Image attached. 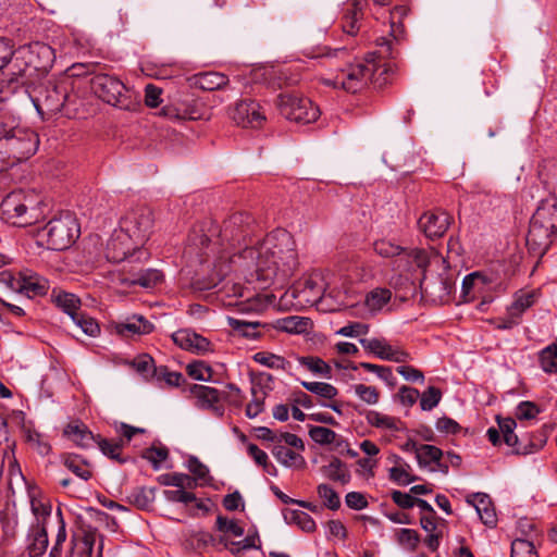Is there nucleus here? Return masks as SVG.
Listing matches in <instances>:
<instances>
[{"mask_svg": "<svg viewBox=\"0 0 557 557\" xmlns=\"http://www.w3.org/2000/svg\"><path fill=\"white\" fill-rule=\"evenodd\" d=\"M256 224L249 213L237 212L224 220L218 232V242L224 247L213 264V272L200 289H211L230 273L233 263L249 273V281H259L264 285L273 281L284 282L298 265L296 245L293 236L285 230L277 228L262 240L252 245Z\"/></svg>", "mask_w": 557, "mask_h": 557, "instance_id": "obj_1", "label": "nucleus"}, {"mask_svg": "<svg viewBox=\"0 0 557 557\" xmlns=\"http://www.w3.org/2000/svg\"><path fill=\"white\" fill-rule=\"evenodd\" d=\"M40 205L41 200L34 191L14 190L1 201V218L9 224L25 227L37 223L44 216Z\"/></svg>", "mask_w": 557, "mask_h": 557, "instance_id": "obj_2", "label": "nucleus"}, {"mask_svg": "<svg viewBox=\"0 0 557 557\" xmlns=\"http://www.w3.org/2000/svg\"><path fill=\"white\" fill-rule=\"evenodd\" d=\"M557 234V199L547 198L542 200L533 213L527 244L548 249L552 238Z\"/></svg>", "mask_w": 557, "mask_h": 557, "instance_id": "obj_3", "label": "nucleus"}, {"mask_svg": "<svg viewBox=\"0 0 557 557\" xmlns=\"http://www.w3.org/2000/svg\"><path fill=\"white\" fill-rule=\"evenodd\" d=\"M94 94L103 102L120 110L134 111L139 106L138 96L123 82L109 74H97L91 78Z\"/></svg>", "mask_w": 557, "mask_h": 557, "instance_id": "obj_4", "label": "nucleus"}, {"mask_svg": "<svg viewBox=\"0 0 557 557\" xmlns=\"http://www.w3.org/2000/svg\"><path fill=\"white\" fill-rule=\"evenodd\" d=\"M79 233L76 218L71 212H65L50 220L38 236L48 249L65 250L75 243Z\"/></svg>", "mask_w": 557, "mask_h": 557, "instance_id": "obj_5", "label": "nucleus"}, {"mask_svg": "<svg viewBox=\"0 0 557 557\" xmlns=\"http://www.w3.org/2000/svg\"><path fill=\"white\" fill-rule=\"evenodd\" d=\"M0 140L14 164L27 160L38 149V135L28 128L11 127L0 133Z\"/></svg>", "mask_w": 557, "mask_h": 557, "instance_id": "obj_6", "label": "nucleus"}, {"mask_svg": "<svg viewBox=\"0 0 557 557\" xmlns=\"http://www.w3.org/2000/svg\"><path fill=\"white\" fill-rule=\"evenodd\" d=\"M54 60V50L47 44L36 41L16 50L12 67H17V70L9 71V74L23 76L28 66H33L37 71H47L53 65Z\"/></svg>", "mask_w": 557, "mask_h": 557, "instance_id": "obj_7", "label": "nucleus"}, {"mask_svg": "<svg viewBox=\"0 0 557 557\" xmlns=\"http://www.w3.org/2000/svg\"><path fill=\"white\" fill-rule=\"evenodd\" d=\"M375 70L373 62L349 64L342 69L334 78H323L326 86L341 88L347 92H358L362 90L371 79Z\"/></svg>", "mask_w": 557, "mask_h": 557, "instance_id": "obj_8", "label": "nucleus"}, {"mask_svg": "<svg viewBox=\"0 0 557 557\" xmlns=\"http://www.w3.org/2000/svg\"><path fill=\"white\" fill-rule=\"evenodd\" d=\"M149 252L121 230L114 231L107 243L106 257L111 262H141L149 259Z\"/></svg>", "mask_w": 557, "mask_h": 557, "instance_id": "obj_9", "label": "nucleus"}, {"mask_svg": "<svg viewBox=\"0 0 557 557\" xmlns=\"http://www.w3.org/2000/svg\"><path fill=\"white\" fill-rule=\"evenodd\" d=\"M276 106L282 116L295 123H312L320 115L319 108L306 97L281 94Z\"/></svg>", "mask_w": 557, "mask_h": 557, "instance_id": "obj_10", "label": "nucleus"}, {"mask_svg": "<svg viewBox=\"0 0 557 557\" xmlns=\"http://www.w3.org/2000/svg\"><path fill=\"white\" fill-rule=\"evenodd\" d=\"M153 213L149 207L139 206L127 211L120 221V230L144 246L153 227Z\"/></svg>", "mask_w": 557, "mask_h": 557, "instance_id": "obj_11", "label": "nucleus"}, {"mask_svg": "<svg viewBox=\"0 0 557 557\" xmlns=\"http://www.w3.org/2000/svg\"><path fill=\"white\" fill-rule=\"evenodd\" d=\"M325 287L322 276L319 273H313L297 282L285 295L293 297L297 306L306 307L314 306L320 302Z\"/></svg>", "mask_w": 557, "mask_h": 557, "instance_id": "obj_12", "label": "nucleus"}, {"mask_svg": "<svg viewBox=\"0 0 557 557\" xmlns=\"http://www.w3.org/2000/svg\"><path fill=\"white\" fill-rule=\"evenodd\" d=\"M221 533L219 542L224 545L233 555H237L248 549L260 548V537L257 531L248 532L242 542H234L233 537H243L245 535L242 524H218Z\"/></svg>", "mask_w": 557, "mask_h": 557, "instance_id": "obj_13", "label": "nucleus"}, {"mask_svg": "<svg viewBox=\"0 0 557 557\" xmlns=\"http://www.w3.org/2000/svg\"><path fill=\"white\" fill-rule=\"evenodd\" d=\"M67 87L65 84H54L48 82L37 89L33 102L37 111L41 114H54L62 110L67 99Z\"/></svg>", "mask_w": 557, "mask_h": 557, "instance_id": "obj_14", "label": "nucleus"}, {"mask_svg": "<svg viewBox=\"0 0 557 557\" xmlns=\"http://www.w3.org/2000/svg\"><path fill=\"white\" fill-rule=\"evenodd\" d=\"M98 535L90 524H76L72 531L71 557H94ZM102 543L97 546L96 557H101Z\"/></svg>", "mask_w": 557, "mask_h": 557, "instance_id": "obj_15", "label": "nucleus"}, {"mask_svg": "<svg viewBox=\"0 0 557 557\" xmlns=\"http://www.w3.org/2000/svg\"><path fill=\"white\" fill-rule=\"evenodd\" d=\"M230 117L243 127H259L265 120L258 102L251 99L240 100L230 109Z\"/></svg>", "mask_w": 557, "mask_h": 557, "instance_id": "obj_16", "label": "nucleus"}, {"mask_svg": "<svg viewBox=\"0 0 557 557\" xmlns=\"http://www.w3.org/2000/svg\"><path fill=\"white\" fill-rule=\"evenodd\" d=\"M360 344L382 360L403 363L410 359L409 352L399 346L391 345L385 338H361Z\"/></svg>", "mask_w": 557, "mask_h": 557, "instance_id": "obj_17", "label": "nucleus"}, {"mask_svg": "<svg viewBox=\"0 0 557 557\" xmlns=\"http://www.w3.org/2000/svg\"><path fill=\"white\" fill-rule=\"evenodd\" d=\"M451 222V216L443 210L424 212L418 220L419 230L430 239L444 236Z\"/></svg>", "mask_w": 557, "mask_h": 557, "instance_id": "obj_18", "label": "nucleus"}, {"mask_svg": "<svg viewBox=\"0 0 557 557\" xmlns=\"http://www.w3.org/2000/svg\"><path fill=\"white\" fill-rule=\"evenodd\" d=\"M189 392L196 399V406L203 410H210L216 417H222L224 407L221 404V393L211 386L194 384Z\"/></svg>", "mask_w": 557, "mask_h": 557, "instance_id": "obj_19", "label": "nucleus"}, {"mask_svg": "<svg viewBox=\"0 0 557 557\" xmlns=\"http://www.w3.org/2000/svg\"><path fill=\"white\" fill-rule=\"evenodd\" d=\"M498 428L500 433L503 434V440L505 444L508 446L515 447L516 446V453L517 454H533L537 450H540L543 445L544 441L540 440L537 443L531 442L529 446H521L519 444V438L517 434L515 433V429L517 426V422L512 418H499L497 417Z\"/></svg>", "mask_w": 557, "mask_h": 557, "instance_id": "obj_20", "label": "nucleus"}, {"mask_svg": "<svg viewBox=\"0 0 557 557\" xmlns=\"http://www.w3.org/2000/svg\"><path fill=\"white\" fill-rule=\"evenodd\" d=\"M50 288L49 281L30 270L20 272V293L27 297L44 296Z\"/></svg>", "mask_w": 557, "mask_h": 557, "instance_id": "obj_21", "label": "nucleus"}, {"mask_svg": "<svg viewBox=\"0 0 557 557\" xmlns=\"http://www.w3.org/2000/svg\"><path fill=\"white\" fill-rule=\"evenodd\" d=\"M430 262L426 250L414 248L406 250L399 259L395 260V269L400 272H411L414 268L425 271Z\"/></svg>", "mask_w": 557, "mask_h": 557, "instance_id": "obj_22", "label": "nucleus"}, {"mask_svg": "<svg viewBox=\"0 0 557 557\" xmlns=\"http://www.w3.org/2000/svg\"><path fill=\"white\" fill-rule=\"evenodd\" d=\"M366 0H350L345 8L342 27L344 33L355 36L360 29Z\"/></svg>", "mask_w": 557, "mask_h": 557, "instance_id": "obj_23", "label": "nucleus"}, {"mask_svg": "<svg viewBox=\"0 0 557 557\" xmlns=\"http://www.w3.org/2000/svg\"><path fill=\"white\" fill-rule=\"evenodd\" d=\"M173 342L183 349L196 352L210 350V342L189 330H178L172 335Z\"/></svg>", "mask_w": 557, "mask_h": 557, "instance_id": "obj_24", "label": "nucleus"}, {"mask_svg": "<svg viewBox=\"0 0 557 557\" xmlns=\"http://www.w3.org/2000/svg\"><path fill=\"white\" fill-rule=\"evenodd\" d=\"M27 552L35 557H41L49 544L48 531L45 524H30L27 533Z\"/></svg>", "mask_w": 557, "mask_h": 557, "instance_id": "obj_25", "label": "nucleus"}, {"mask_svg": "<svg viewBox=\"0 0 557 557\" xmlns=\"http://www.w3.org/2000/svg\"><path fill=\"white\" fill-rule=\"evenodd\" d=\"M159 115L171 121L178 122L185 120L196 121L201 119V113L196 103H183L180 106L168 104L160 110Z\"/></svg>", "mask_w": 557, "mask_h": 557, "instance_id": "obj_26", "label": "nucleus"}, {"mask_svg": "<svg viewBox=\"0 0 557 557\" xmlns=\"http://www.w3.org/2000/svg\"><path fill=\"white\" fill-rule=\"evenodd\" d=\"M152 330L153 324L143 315H133L127 318L126 321L115 325L116 333L123 337L149 334L152 332Z\"/></svg>", "mask_w": 557, "mask_h": 557, "instance_id": "obj_27", "label": "nucleus"}, {"mask_svg": "<svg viewBox=\"0 0 557 557\" xmlns=\"http://www.w3.org/2000/svg\"><path fill=\"white\" fill-rule=\"evenodd\" d=\"M466 502L471 505L481 522H493L496 518L495 507L491 497L485 493H473L466 497Z\"/></svg>", "mask_w": 557, "mask_h": 557, "instance_id": "obj_28", "label": "nucleus"}, {"mask_svg": "<svg viewBox=\"0 0 557 557\" xmlns=\"http://www.w3.org/2000/svg\"><path fill=\"white\" fill-rule=\"evenodd\" d=\"M64 435L81 448L90 447L92 443H97L99 436L94 435L83 423H70L64 429Z\"/></svg>", "mask_w": 557, "mask_h": 557, "instance_id": "obj_29", "label": "nucleus"}, {"mask_svg": "<svg viewBox=\"0 0 557 557\" xmlns=\"http://www.w3.org/2000/svg\"><path fill=\"white\" fill-rule=\"evenodd\" d=\"M208 249L214 250L211 248V238L203 233L202 228L194 230L188 236V245L185 249V253H196L200 257V262H205L203 256H208Z\"/></svg>", "mask_w": 557, "mask_h": 557, "instance_id": "obj_30", "label": "nucleus"}, {"mask_svg": "<svg viewBox=\"0 0 557 557\" xmlns=\"http://www.w3.org/2000/svg\"><path fill=\"white\" fill-rule=\"evenodd\" d=\"M16 58V51L13 49V45L10 39L0 38V71L5 70L4 74L9 77V83H17L21 75L9 74L11 71H16L17 67H12L14 59Z\"/></svg>", "mask_w": 557, "mask_h": 557, "instance_id": "obj_31", "label": "nucleus"}, {"mask_svg": "<svg viewBox=\"0 0 557 557\" xmlns=\"http://www.w3.org/2000/svg\"><path fill=\"white\" fill-rule=\"evenodd\" d=\"M61 460L63 465L79 479L88 481L91 478L90 465L82 456L66 453L62 455Z\"/></svg>", "mask_w": 557, "mask_h": 557, "instance_id": "obj_32", "label": "nucleus"}, {"mask_svg": "<svg viewBox=\"0 0 557 557\" xmlns=\"http://www.w3.org/2000/svg\"><path fill=\"white\" fill-rule=\"evenodd\" d=\"M51 298L55 306L71 318L79 312L81 299L76 295L59 289H53Z\"/></svg>", "mask_w": 557, "mask_h": 557, "instance_id": "obj_33", "label": "nucleus"}, {"mask_svg": "<svg viewBox=\"0 0 557 557\" xmlns=\"http://www.w3.org/2000/svg\"><path fill=\"white\" fill-rule=\"evenodd\" d=\"M367 422L376 429L388 430V431H400L403 423L400 419L384 414L382 412L370 410L366 414Z\"/></svg>", "mask_w": 557, "mask_h": 557, "instance_id": "obj_34", "label": "nucleus"}, {"mask_svg": "<svg viewBox=\"0 0 557 557\" xmlns=\"http://www.w3.org/2000/svg\"><path fill=\"white\" fill-rule=\"evenodd\" d=\"M164 496L170 502L183 503V504H191L194 503L198 510L209 511L212 506L210 500L202 502L196 498L194 493L187 492L184 488L177 490H166L164 491Z\"/></svg>", "mask_w": 557, "mask_h": 557, "instance_id": "obj_35", "label": "nucleus"}, {"mask_svg": "<svg viewBox=\"0 0 557 557\" xmlns=\"http://www.w3.org/2000/svg\"><path fill=\"white\" fill-rule=\"evenodd\" d=\"M253 360L269 369L283 370L290 373L292 363L284 357L271 352L259 351L255 354Z\"/></svg>", "mask_w": 557, "mask_h": 557, "instance_id": "obj_36", "label": "nucleus"}, {"mask_svg": "<svg viewBox=\"0 0 557 557\" xmlns=\"http://www.w3.org/2000/svg\"><path fill=\"white\" fill-rule=\"evenodd\" d=\"M416 456L420 466L435 465L438 468L442 467L440 461L443 456V453L440 448L433 445H420L416 449Z\"/></svg>", "mask_w": 557, "mask_h": 557, "instance_id": "obj_37", "label": "nucleus"}, {"mask_svg": "<svg viewBox=\"0 0 557 557\" xmlns=\"http://www.w3.org/2000/svg\"><path fill=\"white\" fill-rule=\"evenodd\" d=\"M272 295H253L248 297L244 301L236 302L235 305L238 307L239 311L243 312H262L265 310L272 302Z\"/></svg>", "mask_w": 557, "mask_h": 557, "instance_id": "obj_38", "label": "nucleus"}, {"mask_svg": "<svg viewBox=\"0 0 557 557\" xmlns=\"http://www.w3.org/2000/svg\"><path fill=\"white\" fill-rule=\"evenodd\" d=\"M228 83V78L218 72H206L197 76L196 84L203 90H215L220 89Z\"/></svg>", "mask_w": 557, "mask_h": 557, "instance_id": "obj_39", "label": "nucleus"}, {"mask_svg": "<svg viewBox=\"0 0 557 557\" xmlns=\"http://www.w3.org/2000/svg\"><path fill=\"white\" fill-rule=\"evenodd\" d=\"M323 473L329 479L341 482L342 484H346L350 480L349 471L345 463L338 458H333L327 466H324Z\"/></svg>", "mask_w": 557, "mask_h": 557, "instance_id": "obj_40", "label": "nucleus"}, {"mask_svg": "<svg viewBox=\"0 0 557 557\" xmlns=\"http://www.w3.org/2000/svg\"><path fill=\"white\" fill-rule=\"evenodd\" d=\"M535 292H520L516 294L513 302L507 309L521 320L523 312L535 304Z\"/></svg>", "mask_w": 557, "mask_h": 557, "instance_id": "obj_41", "label": "nucleus"}, {"mask_svg": "<svg viewBox=\"0 0 557 557\" xmlns=\"http://www.w3.org/2000/svg\"><path fill=\"white\" fill-rule=\"evenodd\" d=\"M273 455L285 467H302L305 465L302 456L282 445H276L273 448Z\"/></svg>", "mask_w": 557, "mask_h": 557, "instance_id": "obj_42", "label": "nucleus"}, {"mask_svg": "<svg viewBox=\"0 0 557 557\" xmlns=\"http://www.w3.org/2000/svg\"><path fill=\"white\" fill-rule=\"evenodd\" d=\"M162 281V273L156 269H145L139 270L134 274V277L131 281L133 285H139L145 288H150L156 286L158 283Z\"/></svg>", "mask_w": 557, "mask_h": 557, "instance_id": "obj_43", "label": "nucleus"}, {"mask_svg": "<svg viewBox=\"0 0 557 557\" xmlns=\"http://www.w3.org/2000/svg\"><path fill=\"white\" fill-rule=\"evenodd\" d=\"M299 363L306 367L314 374L322 375L325 379H331L332 368L319 357H298Z\"/></svg>", "mask_w": 557, "mask_h": 557, "instance_id": "obj_44", "label": "nucleus"}, {"mask_svg": "<svg viewBox=\"0 0 557 557\" xmlns=\"http://www.w3.org/2000/svg\"><path fill=\"white\" fill-rule=\"evenodd\" d=\"M26 443L41 456H47L51 451V445L47 441L46 436L37 432L36 430L27 429L25 431Z\"/></svg>", "mask_w": 557, "mask_h": 557, "instance_id": "obj_45", "label": "nucleus"}, {"mask_svg": "<svg viewBox=\"0 0 557 557\" xmlns=\"http://www.w3.org/2000/svg\"><path fill=\"white\" fill-rule=\"evenodd\" d=\"M158 480L162 485L178 488H193L195 486V480L190 475L180 472L162 474Z\"/></svg>", "mask_w": 557, "mask_h": 557, "instance_id": "obj_46", "label": "nucleus"}, {"mask_svg": "<svg viewBox=\"0 0 557 557\" xmlns=\"http://www.w3.org/2000/svg\"><path fill=\"white\" fill-rule=\"evenodd\" d=\"M373 249L379 256L383 258L396 257V259H399L405 252V248L388 239L375 240L373 244Z\"/></svg>", "mask_w": 557, "mask_h": 557, "instance_id": "obj_47", "label": "nucleus"}, {"mask_svg": "<svg viewBox=\"0 0 557 557\" xmlns=\"http://www.w3.org/2000/svg\"><path fill=\"white\" fill-rule=\"evenodd\" d=\"M228 325L245 337L256 338L259 335L258 327L261 324L258 321L228 318Z\"/></svg>", "mask_w": 557, "mask_h": 557, "instance_id": "obj_48", "label": "nucleus"}, {"mask_svg": "<svg viewBox=\"0 0 557 557\" xmlns=\"http://www.w3.org/2000/svg\"><path fill=\"white\" fill-rule=\"evenodd\" d=\"M392 297V293L387 288H375L366 297V305L372 311L381 310Z\"/></svg>", "mask_w": 557, "mask_h": 557, "instance_id": "obj_49", "label": "nucleus"}, {"mask_svg": "<svg viewBox=\"0 0 557 557\" xmlns=\"http://www.w3.org/2000/svg\"><path fill=\"white\" fill-rule=\"evenodd\" d=\"M300 383L307 391L324 399H333L338 394L337 388L330 383L307 381Z\"/></svg>", "mask_w": 557, "mask_h": 557, "instance_id": "obj_50", "label": "nucleus"}, {"mask_svg": "<svg viewBox=\"0 0 557 557\" xmlns=\"http://www.w3.org/2000/svg\"><path fill=\"white\" fill-rule=\"evenodd\" d=\"M99 447V449L102 451L103 455L108 456L109 458L116 460L119 463L125 462L123 458H121V449L123 446V441H109L106 438H102L100 435L98 436V441L96 443Z\"/></svg>", "mask_w": 557, "mask_h": 557, "instance_id": "obj_51", "label": "nucleus"}, {"mask_svg": "<svg viewBox=\"0 0 557 557\" xmlns=\"http://www.w3.org/2000/svg\"><path fill=\"white\" fill-rule=\"evenodd\" d=\"M310 324L309 319L293 315L283 319L280 323V329L287 333L301 334L308 331Z\"/></svg>", "mask_w": 557, "mask_h": 557, "instance_id": "obj_52", "label": "nucleus"}, {"mask_svg": "<svg viewBox=\"0 0 557 557\" xmlns=\"http://www.w3.org/2000/svg\"><path fill=\"white\" fill-rule=\"evenodd\" d=\"M540 364L544 372H557V345L552 344L540 352Z\"/></svg>", "mask_w": 557, "mask_h": 557, "instance_id": "obj_53", "label": "nucleus"}, {"mask_svg": "<svg viewBox=\"0 0 557 557\" xmlns=\"http://www.w3.org/2000/svg\"><path fill=\"white\" fill-rule=\"evenodd\" d=\"M133 368L145 379L154 377L158 367L149 355H140L132 361Z\"/></svg>", "mask_w": 557, "mask_h": 557, "instance_id": "obj_54", "label": "nucleus"}, {"mask_svg": "<svg viewBox=\"0 0 557 557\" xmlns=\"http://www.w3.org/2000/svg\"><path fill=\"white\" fill-rule=\"evenodd\" d=\"M71 319L86 335L96 337L100 334V326L94 318L79 311Z\"/></svg>", "mask_w": 557, "mask_h": 557, "instance_id": "obj_55", "label": "nucleus"}, {"mask_svg": "<svg viewBox=\"0 0 557 557\" xmlns=\"http://www.w3.org/2000/svg\"><path fill=\"white\" fill-rule=\"evenodd\" d=\"M545 187L554 195L553 198L557 199V161H548L544 164L541 172Z\"/></svg>", "mask_w": 557, "mask_h": 557, "instance_id": "obj_56", "label": "nucleus"}, {"mask_svg": "<svg viewBox=\"0 0 557 557\" xmlns=\"http://www.w3.org/2000/svg\"><path fill=\"white\" fill-rule=\"evenodd\" d=\"M186 541L194 548H200L215 542V537L208 532L202 531L197 524L196 528L191 529L187 533Z\"/></svg>", "mask_w": 557, "mask_h": 557, "instance_id": "obj_57", "label": "nucleus"}, {"mask_svg": "<svg viewBox=\"0 0 557 557\" xmlns=\"http://www.w3.org/2000/svg\"><path fill=\"white\" fill-rule=\"evenodd\" d=\"M252 399L248 403L246 407V416L250 419L256 418L259 413L264 410V398L265 393L261 388L252 387L251 388Z\"/></svg>", "mask_w": 557, "mask_h": 557, "instance_id": "obj_58", "label": "nucleus"}, {"mask_svg": "<svg viewBox=\"0 0 557 557\" xmlns=\"http://www.w3.org/2000/svg\"><path fill=\"white\" fill-rule=\"evenodd\" d=\"M396 539L398 544L409 552H413L420 543L419 534L411 529H400L396 533Z\"/></svg>", "mask_w": 557, "mask_h": 557, "instance_id": "obj_59", "label": "nucleus"}, {"mask_svg": "<svg viewBox=\"0 0 557 557\" xmlns=\"http://www.w3.org/2000/svg\"><path fill=\"white\" fill-rule=\"evenodd\" d=\"M186 370L188 375L197 381H210L213 375V370L205 361L191 362Z\"/></svg>", "mask_w": 557, "mask_h": 557, "instance_id": "obj_60", "label": "nucleus"}, {"mask_svg": "<svg viewBox=\"0 0 557 557\" xmlns=\"http://www.w3.org/2000/svg\"><path fill=\"white\" fill-rule=\"evenodd\" d=\"M510 557H539L533 543L524 539H516L511 543Z\"/></svg>", "mask_w": 557, "mask_h": 557, "instance_id": "obj_61", "label": "nucleus"}, {"mask_svg": "<svg viewBox=\"0 0 557 557\" xmlns=\"http://www.w3.org/2000/svg\"><path fill=\"white\" fill-rule=\"evenodd\" d=\"M168 456L169 450L164 446H151L143 451V458L151 462L154 469H159Z\"/></svg>", "mask_w": 557, "mask_h": 557, "instance_id": "obj_62", "label": "nucleus"}, {"mask_svg": "<svg viewBox=\"0 0 557 557\" xmlns=\"http://www.w3.org/2000/svg\"><path fill=\"white\" fill-rule=\"evenodd\" d=\"M30 507L37 522H45L51 515L52 507L45 498H33Z\"/></svg>", "mask_w": 557, "mask_h": 557, "instance_id": "obj_63", "label": "nucleus"}, {"mask_svg": "<svg viewBox=\"0 0 557 557\" xmlns=\"http://www.w3.org/2000/svg\"><path fill=\"white\" fill-rule=\"evenodd\" d=\"M309 435L312 438V441L321 445L334 443L337 436L333 430L324 426H312L309 430Z\"/></svg>", "mask_w": 557, "mask_h": 557, "instance_id": "obj_64", "label": "nucleus"}]
</instances>
